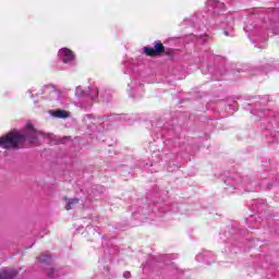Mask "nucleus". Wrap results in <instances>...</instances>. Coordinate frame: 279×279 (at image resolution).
Wrapping results in <instances>:
<instances>
[{"label":"nucleus","mask_w":279,"mask_h":279,"mask_svg":"<svg viewBox=\"0 0 279 279\" xmlns=\"http://www.w3.org/2000/svg\"><path fill=\"white\" fill-rule=\"evenodd\" d=\"M38 136H40V132L36 131L32 123H27L24 131L11 132L0 137V147H3V149H21L26 141L37 143Z\"/></svg>","instance_id":"f257e3e1"},{"label":"nucleus","mask_w":279,"mask_h":279,"mask_svg":"<svg viewBox=\"0 0 279 279\" xmlns=\"http://www.w3.org/2000/svg\"><path fill=\"white\" fill-rule=\"evenodd\" d=\"M58 56L64 64H71L75 60V54L69 48H61L58 52Z\"/></svg>","instance_id":"f03ea898"},{"label":"nucleus","mask_w":279,"mask_h":279,"mask_svg":"<svg viewBox=\"0 0 279 279\" xmlns=\"http://www.w3.org/2000/svg\"><path fill=\"white\" fill-rule=\"evenodd\" d=\"M144 51L147 56H158L165 53V46L162 43H155V48L144 47Z\"/></svg>","instance_id":"7ed1b4c3"},{"label":"nucleus","mask_w":279,"mask_h":279,"mask_svg":"<svg viewBox=\"0 0 279 279\" xmlns=\"http://www.w3.org/2000/svg\"><path fill=\"white\" fill-rule=\"evenodd\" d=\"M16 270H0V279H12L17 276Z\"/></svg>","instance_id":"20e7f679"},{"label":"nucleus","mask_w":279,"mask_h":279,"mask_svg":"<svg viewBox=\"0 0 279 279\" xmlns=\"http://www.w3.org/2000/svg\"><path fill=\"white\" fill-rule=\"evenodd\" d=\"M207 5L213 8L216 14H219L218 9H223V3L219 2V0H208Z\"/></svg>","instance_id":"39448f33"},{"label":"nucleus","mask_w":279,"mask_h":279,"mask_svg":"<svg viewBox=\"0 0 279 279\" xmlns=\"http://www.w3.org/2000/svg\"><path fill=\"white\" fill-rule=\"evenodd\" d=\"M77 204H80V199L77 198H65V209L68 210H73Z\"/></svg>","instance_id":"423d86ee"},{"label":"nucleus","mask_w":279,"mask_h":279,"mask_svg":"<svg viewBox=\"0 0 279 279\" xmlns=\"http://www.w3.org/2000/svg\"><path fill=\"white\" fill-rule=\"evenodd\" d=\"M54 117H57V119H69V113L65 110H57Z\"/></svg>","instance_id":"0eeeda50"},{"label":"nucleus","mask_w":279,"mask_h":279,"mask_svg":"<svg viewBox=\"0 0 279 279\" xmlns=\"http://www.w3.org/2000/svg\"><path fill=\"white\" fill-rule=\"evenodd\" d=\"M88 97H90V99H97V97H99V90L97 89V87L93 86L90 87V93L87 94Z\"/></svg>","instance_id":"6e6552de"},{"label":"nucleus","mask_w":279,"mask_h":279,"mask_svg":"<svg viewBox=\"0 0 279 279\" xmlns=\"http://www.w3.org/2000/svg\"><path fill=\"white\" fill-rule=\"evenodd\" d=\"M39 263H47V265H49V263H51V255H49V253L41 255L39 257Z\"/></svg>","instance_id":"1a4fd4ad"},{"label":"nucleus","mask_w":279,"mask_h":279,"mask_svg":"<svg viewBox=\"0 0 279 279\" xmlns=\"http://www.w3.org/2000/svg\"><path fill=\"white\" fill-rule=\"evenodd\" d=\"M48 90H50V93L52 95H58V92L56 90V88L49 87V86H45V90L40 92V93H37V95H45V94H47Z\"/></svg>","instance_id":"9d476101"},{"label":"nucleus","mask_w":279,"mask_h":279,"mask_svg":"<svg viewBox=\"0 0 279 279\" xmlns=\"http://www.w3.org/2000/svg\"><path fill=\"white\" fill-rule=\"evenodd\" d=\"M82 94H84V90L82 89V87H76V89H75V95H76L77 97H80V95H82Z\"/></svg>","instance_id":"9b49d317"},{"label":"nucleus","mask_w":279,"mask_h":279,"mask_svg":"<svg viewBox=\"0 0 279 279\" xmlns=\"http://www.w3.org/2000/svg\"><path fill=\"white\" fill-rule=\"evenodd\" d=\"M47 274H48V276H52V274H53V268H48Z\"/></svg>","instance_id":"f8f14e48"},{"label":"nucleus","mask_w":279,"mask_h":279,"mask_svg":"<svg viewBox=\"0 0 279 279\" xmlns=\"http://www.w3.org/2000/svg\"><path fill=\"white\" fill-rule=\"evenodd\" d=\"M130 276H131L130 271H126V272L123 274L124 278H130Z\"/></svg>","instance_id":"ddd939ff"},{"label":"nucleus","mask_w":279,"mask_h":279,"mask_svg":"<svg viewBox=\"0 0 279 279\" xmlns=\"http://www.w3.org/2000/svg\"><path fill=\"white\" fill-rule=\"evenodd\" d=\"M202 256H203L202 254L197 255L196 260H198V262L202 260Z\"/></svg>","instance_id":"4468645a"},{"label":"nucleus","mask_w":279,"mask_h":279,"mask_svg":"<svg viewBox=\"0 0 279 279\" xmlns=\"http://www.w3.org/2000/svg\"><path fill=\"white\" fill-rule=\"evenodd\" d=\"M225 35H226V36H229L228 31H225Z\"/></svg>","instance_id":"2eb2a0df"},{"label":"nucleus","mask_w":279,"mask_h":279,"mask_svg":"<svg viewBox=\"0 0 279 279\" xmlns=\"http://www.w3.org/2000/svg\"><path fill=\"white\" fill-rule=\"evenodd\" d=\"M208 254H209V253H206V255H205V256H206V257H208Z\"/></svg>","instance_id":"dca6fc26"}]
</instances>
